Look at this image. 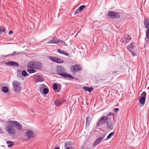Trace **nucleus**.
Wrapping results in <instances>:
<instances>
[{
	"label": "nucleus",
	"instance_id": "nucleus-1",
	"mask_svg": "<svg viewBox=\"0 0 149 149\" xmlns=\"http://www.w3.org/2000/svg\"><path fill=\"white\" fill-rule=\"evenodd\" d=\"M56 71L57 74L61 76L62 77L70 80L73 79L74 77L71 75L67 72L65 69L62 66H57L56 67Z\"/></svg>",
	"mask_w": 149,
	"mask_h": 149
},
{
	"label": "nucleus",
	"instance_id": "nucleus-2",
	"mask_svg": "<svg viewBox=\"0 0 149 149\" xmlns=\"http://www.w3.org/2000/svg\"><path fill=\"white\" fill-rule=\"evenodd\" d=\"M145 27L147 30L146 32V37L145 38V41L144 43V47L149 43V20L145 19L143 21Z\"/></svg>",
	"mask_w": 149,
	"mask_h": 149
},
{
	"label": "nucleus",
	"instance_id": "nucleus-3",
	"mask_svg": "<svg viewBox=\"0 0 149 149\" xmlns=\"http://www.w3.org/2000/svg\"><path fill=\"white\" fill-rule=\"evenodd\" d=\"M113 114L111 112L107 114V120H106V125L107 128L112 130L113 127V124L112 123V119H113Z\"/></svg>",
	"mask_w": 149,
	"mask_h": 149
},
{
	"label": "nucleus",
	"instance_id": "nucleus-4",
	"mask_svg": "<svg viewBox=\"0 0 149 149\" xmlns=\"http://www.w3.org/2000/svg\"><path fill=\"white\" fill-rule=\"evenodd\" d=\"M13 90L16 93H19L21 90V84L19 81H14L12 82Z\"/></svg>",
	"mask_w": 149,
	"mask_h": 149
},
{
	"label": "nucleus",
	"instance_id": "nucleus-5",
	"mask_svg": "<svg viewBox=\"0 0 149 149\" xmlns=\"http://www.w3.org/2000/svg\"><path fill=\"white\" fill-rule=\"evenodd\" d=\"M6 129L8 133L10 135H14L16 132V131L13 125H7L6 127Z\"/></svg>",
	"mask_w": 149,
	"mask_h": 149
},
{
	"label": "nucleus",
	"instance_id": "nucleus-6",
	"mask_svg": "<svg viewBox=\"0 0 149 149\" xmlns=\"http://www.w3.org/2000/svg\"><path fill=\"white\" fill-rule=\"evenodd\" d=\"M107 15L109 18L113 19H118L120 17V15L119 13L112 11L108 12Z\"/></svg>",
	"mask_w": 149,
	"mask_h": 149
},
{
	"label": "nucleus",
	"instance_id": "nucleus-7",
	"mask_svg": "<svg viewBox=\"0 0 149 149\" xmlns=\"http://www.w3.org/2000/svg\"><path fill=\"white\" fill-rule=\"evenodd\" d=\"M134 44L135 43L134 42H132L127 46V49L130 52L133 56H136V54L134 51Z\"/></svg>",
	"mask_w": 149,
	"mask_h": 149
},
{
	"label": "nucleus",
	"instance_id": "nucleus-8",
	"mask_svg": "<svg viewBox=\"0 0 149 149\" xmlns=\"http://www.w3.org/2000/svg\"><path fill=\"white\" fill-rule=\"evenodd\" d=\"M107 115L102 116L97 121L96 126H100L105 124L107 120Z\"/></svg>",
	"mask_w": 149,
	"mask_h": 149
},
{
	"label": "nucleus",
	"instance_id": "nucleus-9",
	"mask_svg": "<svg viewBox=\"0 0 149 149\" xmlns=\"http://www.w3.org/2000/svg\"><path fill=\"white\" fill-rule=\"evenodd\" d=\"M9 123L11 124L17 129L20 130L22 129V125L20 123L15 121H10L9 122Z\"/></svg>",
	"mask_w": 149,
	"mask_h": 149
},
{
	"label": "nucleus",
	"instance_id": "nucleus-10",
	"mask_svg": "<svg viewBox=\"0 0 149 149\" xmlns=\"http://www.w3.org/2000/svg\"><path fill=\"white\" fill-rule=\"evenodd\" d=\"M35 133L32 130H27L24 133V135L28 139H30L34 136Z\"/></svg>",
	"mask_w": 149,
	"mask_h": 149
},
{
	"label": "nucleus",
	"instance_id": "nucleus-11",
	"mask_svg": "<svg viewBox=\"0 0 149 149\" xmlns=\"http://www.w3.org/2000/svg\"><path fill=\"white\" fill-rule=\"evenodd\" d=\"M82 70V68L79 65H75L72 66L70 68V70L72 72H77Z\"/></svg>",
	"mask_w": 149,
	"mask_h": 149
},
{
	"label": "nucleus",
	"instance_id": "nucleus-12",
	"mask_svg": "<svg viewBox=\"0 0 149 149\" xmlns=\"http://www.w3.org/2000/svg\"><path fill=\"white\" fill-rule=\"evenodd\" d=\"M49 58L51 60L58 63H62L64 62L63 60L56 57L49 56Z\"/></svg>",
	"mask_w": 149,
	"mask_h": 149
},
{
	"label": "nucleus",
	"instance_id": "nucleus-13",
	"mask_svg": "<svg viewBox=\"0 0 149 149\" xmlns=\"http://www.w3.org/2000/svg\"><path fill=\"white\" fill-rule=\"evenodd\" d=\"M146 93L145 91H143L141 94V96L139 97L140 99H139V103L143 105L145 104L146 102Z\"/></svg>",
	"mask_w": 149,
	"mask_h": 149
},
{
	"label": "nucleus",
	"instance_id": "nucleus-14",
	"mask_svg": "<svg viewBox=\"0 0 149 149\" xmlns=\"http://www.w3.org/2000/svg\"><path fill=\"white\" fill-rule=\"evenodd\" d=\"M106 135L105 134H104L101 136L100 137L97 138L93 144V146L95 148L97 145L100 143L102 140L105 137Z\"/></svg>",
	"mask_w": 149,
	"mask_h": 149
},
{
	"label": "nucleus",
	"instance_id": "nucleus-15",
	"mask_svg": "<svg viewBox=\"0 0 149 149\" xmlns=\"http://www.w3.org/2000/svg\"><path fill=\"white\" fill-rule=\"evenodd\" d=\"M62 42H63V41L60 39H57L56 38H54L52 40H49L47 43L49 44L53 43L57 44L58 43H62Z\"/></svg>",
	"mask_w": 149,
	"mask_h": 149
},
{
	"label": "nucleus",
	"instance_id": "nucleus-16",
	"mask_svg": "<svg viewBox=\"0 0 149 149\" xmlns=\"http://www.w3.org/2000/svg\"><path fill=\"white\" fill-rule=\"evenodd\" d=\"M131 39L132 38L131 36L129 35H127L125 36L124 39L121 38L120 41L121 42L123 43L125 42V43H128Z\"/></svg>",
	"mask_w": 149,
	"mask_h": 149
},
{
	"label": "nucleus",
	"instance_id": "nucleus-17",
	"mask_svg": "<svg viewBox=\"0 0 149 149\" xmlns=\"http://www.w3.org/2000/svg\"><path fill=\"white\" fill-rule=\"evenodd\" d=\"M74 143L72 142L69 141H66L64 145L65 147L69 148H70L73 149Z\"/></svg>",
	"mask_w": 149,
	"mask_h": 149
},
{
	"label": "nucleus",
	"instance_id": "nucleus-18",
	"mask_svg": "<svg viewBox=\"0 0 149 149\" xmlns=\"http://www.w3.org/2000/svg\"><path fill=\"white\" fill-rule=\"evenodd\" d=\"M65 101V100L63 99H58L54 101V104L56 106H58L61 104L63 103Z\"/></svg>",
	"mask_w": 149,
	"mask_h": 149
},
{
	"label": "nucleus",
	"instance_id": "nucleus-19",
	"mask_svg": "<svg viewBox=\"0 0 149 149\" xmlns=\"http://www.w3.org/2000/svg\"><path fill=\"white\" fill-rule=\"evenodd\" d=\"M34 77L37 82H42L44 81L43 77L40 75H35Z\"/></svg>",
	"mask_w": 149,
	"mask_h": 149
},
{
	"label": "nucleus",
	"instance_id": "nucleus-20",
	"mask_svg": "<svg viewBox=\"0 0 149 149\" xmlns=\"http://www.w3.org/2000/svg\"><path fill=\"white\" fill-rule=\"evenodd\" d=\"M6 65L8 66L15 67H18L19 66V64L17 62L12 61L6 62Z\"/></svg>",
	"mask_w": 149,
	"mask_h": 149
},
{
	"label": "nucleus",
	"instance_id": "nucleus-21",
	"mask_svg": "<svg viewBox=\"0 0 149 149\" xmlns=\"http://www.w3.org/2000/svg\"><path fill=\"white\" fill-rule=\"evenodd\" d=\"M35 69H40L42 67V64L38 61H34Z\"/></svg>",
	"mask_w": 149,
	"mask_h": 149
},
{
	"label": "nucleus",
	"instance_id": "nucleus-22",
	"mask_svg": "<svg viewBox=\"0 0 149 149\" xmlns=\"http://www.w3.org/2000/svg\"><path fill=\"white\" fill-rule=\"evenodd\" d=\"M59 87H60V86H59ZM53 88L56 92H59L61 90L56 83H54L53 85Z\"/></svg>",
	"mask_w": 149,
	"mask_h": 149
},
{
	"label": "nucleus",
	"instance_id": "nucleus-23",
	"mask_svg": "<svg viewBox=\"0 0 149 149\" xmlns=\"http://www.w3.org/2000/svg\"><path fill=\"white\" fill-rule=\"evenodd\" d=\"M27 67L30 68H33L35 69L34 61H31L29 62L27 64Z\"/></svg>",
	"mask_w": 149,
	"mask_h": 149
},
{
	"label": "nucleus",
	"instance_id": "nucleus-24",
	"mask_svg": "<svg viewBox=\"0 0 149 149\" xmlns=\"http://www.w3.org/2000/svg\"><path fill=\"white\" fill-rule=\"evenodd\" d=\"M57 51L58 53L66 56H68L69 55L68 53L64 51L61 50L60 49H57Z\"/></svg>",
	"mask_w": 149,
	"mask_h": 149
},
{
	"label": "nucleus",
	"instance_id": "nucleus-25",
	"mask_svg": "<svg viewBox=\"0 0 149 149\" xmlns=\"http://www.w3.org/2000/svg\"><path fill=\"white\" fill-rule=\"evenodd\" d=\"M82 88L85 91H88L89 92L92 91L93 90V88L92 87H88L86 86H83Z\"/></svg>",
	"mask_w": 149,
	"mask_h": 149
},
{
	"label": "nucleus",
	"instance_id": "nucleus-26",
	"mask_svg": "<svg viewBox=\"0 0 149 149\" xmlns=\"http://www.w3.org/2000/svg\"><path fill=\"white\" fill-rule=\"evenodd\" d=\"M91 119L90 116H88L86 118V127H89L91 122Z\"/></svg>",
	"mask_w": 149,
	"mask_h": 149
},
{
	"label": "nucleus",
	"instance_id": "nucleus-27",
	"mask_svg": "<svg viewBox=\"0 0 149 149\" xmlns=\"http://www.w3.org/2000/svg\"><path fill=\"white\" fill-rule=\"evenodd\" d=\"M27 71L29 73H35L36 72V70L34 69L33 68H30L29 67H27Z\"/></svg>",
	"mask_w": 149,
	"mask_h": 149
},
{
	"label": "nucleus",
	"instance_id": "nucleus-28",
	"mask_svg": "<svg viewBox=\"0 0 149 149\" xmlns=\"http://www.w3.org/2000/svg\"><path fill=\"white\" fill-rule=\"evenodd\" d=\"M6 143L7 144H8V148L11 147L14 145V143L13 142L10 141L9 140H7L6 141Z\"/></svg>",
	"mask_w": 149,
	"mask_h": 149
},
{
	"label": "nucleus",
	"instance_id": "nucleus-29",
	"mask_svg": "<svg viewBox=\"0 0 149 149\" xmlns=\"http://www.w3.org/2000/svg\"><path fill=\"white\" fill-rule=\"evenodd\" d=\"M2 91L5 93H7L9 91L8 88L6 86L3 87L2 88Z\"/></svg>",
	"mask_w": 149,
	"mask_h": 149
},
{
	"label": "nucleus",
	"instance_id": "nucleus-30",
	"mask_svg": "<svg viewBox=\"0 0 149 149\" xmlns=\"http://www.w3.org/2000/svg\"><path fill=\"white\" fill-rule=\"evenodd\" d=\"M115 132H112L110 133L107 136V138L104 140V141H106L108 139L111 138L112 136H113Z\"/></svg>",
	"mask_w": 149,
	"mask_h": 149
},
{
	"label": "nucleus",
	"instance_id": "nucleus-31",
	"mask_svg": "<svg viewBox=\"0 0 149 149\" xmlns=\"http://www.w3.org/2000/svg\"><path fill=\"white\" fill-rule=\"evenodd\" d=\"M19 54V53H18L17 52L15 51V52H13L12 54L6 55L5 56H14V55H17V54Z\"/></svg>",
	"mask_w": 149,
	"mask_h": 149
},
{
	"label": "nucleus",
	"instance_id": "nucleus-32",
	"mask_svg": "<svg viewBox=\"0 0 149 149\" xmlns=\"http://www.w3.org/2000/svg\"><path fill=\"white\" fill-rule=\"evenodd\" d=\"M49 89L47 88H45L43 89V93L45 94H47L49 92Z\"/></svg>",
	"mask_w": 149,
	"mask_h": 149
},
{
	"label": "nucleus",
	"instance_id": "nucleus-33",
	"mask_svg": "<svg viewBox=\"0 0 149 149\" xmlns=\"http://www.w3.org/2000/svg\"><path fill=\"white\" fill-rule=\"evenodd\" d=\"M22 76L24 77H26L27 76L28 74L26 71L25 70H23L21 72Z\"/></svg>",
	"mask_w": 149,
	"mask_h": 149
},
{
	"label": "nucleus",
	"instance_id": "nucleus-34",
	"mask_svg": "<svg viewBox=\"0 0 149 149\" xmlns=\"http://www.w3.org/2000/svg\"><path fill=\"white\" fill-rule=\"evenodd\" d=\"M85 7V5H81L80 6L79 8L78 9L79 10V11H80L82 10Z\"/></svg>",
	"mask_w": 149,
	"mask_h": 149
},
{
	"label": "nucleus",
	"instance_id": "nucleus-35",
	"mask_svg": "<svg viewBox=\"0 0 149 149\" xmlns=\"http://www.w3.org/2000/svg\"><path fill=\"white\" fill-rule=\"evenodd\" d=\"M5 31V29L4 27H2L1 28H0V33H3Z\"/></svg>",
	"mask_w": 149,
	"mask_h": 149
},
{
	"label": "nucleus",
	"instance_id": "nucleus-36",
	"mask_svg": "<svg viewBox=\"0 0 149 149\" xmlns=\"http://www.w3.org/2000/svg\"><path fill=\"white\" fill-rule=\"evenodd\" d=\"M80 11H79V9H78L76 10L74 13V14H78Z\"/></svg>",
	"mask_w": 149,
	"mask_h": 149
},
{
	"label": "nucleus",
	"instance_id": "nucleus-37",
	"mask_svg": "<svg viewBox=\"0 0 149 149\" xmlns=\"http://www.w3.org/2000/svg\"><path fill=\"white\" fill-rule=\"evenodd\" d=\"M119 110L118 108H115L113 109V111L115 112H117Z\"/></svg>",
	"mask_w": 149,
	"mask_h": 149
},
{
	"label": "nucleus",
	"instance_id": "nucleus-38",
	"mask_svg": "<svg viewBox=\"0 0 149 149\" xmlns=\"http://www.w3.org/2000/svg\"><path fill=\"white\" fill-rule=\"evenodd\" d=\"M13 33V32L12 31H10L8 33V34L10 35L12 34Z\"/></svg>",
	"mask_w": 149,
	"mask_h": 149
},
{
	"label": "nucleus",
	"instance_id": "nucleus-39",
	"mask_svg": "<svg viewBox=\"0 0 149 149\" xmlns=\"http://www.w3.org/2000/svg\"><path fill=\"white\" fill-rule=\"evenodd\" d=\"M118 72L117 71H113L112 72V73L113 74H116Z\"/></svg>",
	"mask_w": 149,
	"mask_h": 149
},
{
	"label": "nucleus",
	"instance_id": "nucleus-40",
	"mask_svg": "<svg viewBox=\"0 0 149 149\" xmlns=\"http://www.w3.org/2000/svg\"><path fill=\"white\" fill-rule=\"evenodd\" d=\"M61 43H63L64 44H65V45H67L65 44V42H64L63 41V42H62Z\"/></svg>",
	"mask_w": 149,
	"mask_h": 149
},
{
	"label": "nucleus",
	"instance_id": "nucleus-41",
	"mask_svg": "<svg viewBox=\"0 0 149 149\" xmlns=\"http://www.w3.org/2000/svg\"><path fill=\"white\" fill-rule=\"evenodd\" d=\"M54 149H59L58 147H56L54 148Z\"/></svg>",
	"mask_w": 149,
	"mask_h": 149
},
{
	"label": "nucleus",
	"instance_id": "nucleus-42",
	"mask_svg": "<svg viewBox=\"0 0 149 149\" xmlns=\"http://www.w3.org/2000/svg\"><path fill=\"white\" fill-rule=\"evenodd\" d=\"M1 129H0V133H1Z\"/></svg>",
	"mask_w": 149,
	"mask_h": 149
}]
</instances>
